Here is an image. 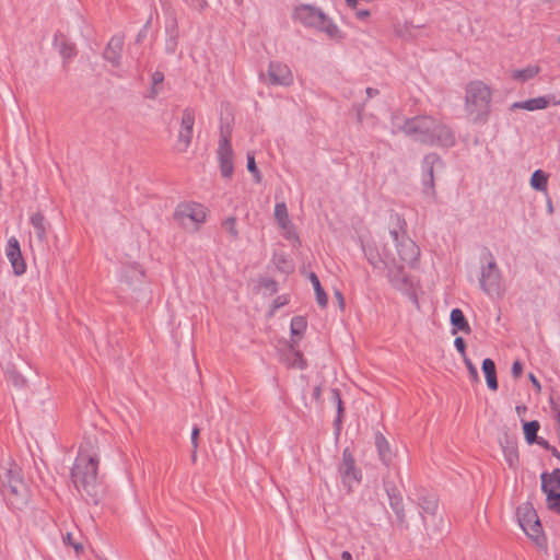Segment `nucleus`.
Listing matches in <instances>:
<instances>
[{
	"label": "nucleus",
	"mask_w": 560,
	"mask_h": 560,
	"mask_svg": "<svg viewBox=\"0 0 560 560\" xmlns=\"http://www.w3.org/2000/svg\"><path fill=\"white\" fill-rule=\"evenodd\" d=\"M222 226L231 235L232 238L238 237V230L236 228V219L234 217H228L223 222Z\"/></svg>",
	"instance_id": "41"
},
{
	"label": "nucleus",
	"mask_w": 560,
	"mask_h": 560,
	"mask_svg": "<svg viewBox=\"0 0 560 560\" xmlns=\"http://www.w3.org/2000/svg\"><path fill=\"white\" fill-rule=\"evenodd\" d=\"M443 166V161L438 153H428L421 162L422 192L429 198H436L434 171Z\"/></svg>",
	"instance_id": "8"
},
{
	"label": "nucleus",
	"mask_w": 560,
	"mask_h": 560,
	"mask_svg": "<svg viewBox=\"0 0 560 560\" xmlns=\"http://www.w3.org/2000/svg\"><path fill=\"white\" fill-rule=\"evenodd\" d=\"M294 78L290 67L280 61H270L267 69V83L270 85L290 86Z\"/></svg>",
	"instance_id": "14"
},
{
	"label": "nucleus",
	"mask_w": 560,
	"mask_h": 560,
	"mask_svg": "<svg viewBox=\"0 0 560 560\" xmlns=\"http://www.w3.org/2000/svg\"><path fill=\"white\" fill-rule=\"evenodd\" d=\"M535 443H537L539 446L547 451H550V448H552V445H550L549 442L542 438H538L537 441H535Z\"/></svg>",
	"instance_id": "53"
},
{
	"label": "nucleus",
	"mask_w": 560,
	"mask_h": 560,
	"mask_svg": "<svg viewBox=\"0 0 560 560\" xmlns=\"http://www.w3.org/2000/svg\"><path fill=\"white\" fill-rule=\"evenodd\" d=\"M417 504L420 508V516L425 525L427 515H434L438 510V499L434 494L422 491L418 494Z\"/></svg>",
	"instance_id": "21"
},
{
	"label": "nucleus",
	"mask_w": 560,
	"mask_h": 560,
	"mask_svg": "<svg viewBox=\"0 0 560 560\" xmlns=\"http://www.w3.org/2000/svg\"><path fill=\"white\" fill-rule=\"evenodd\" d=\"M518 523L530 537H537L541 532L540 521L534 508L526 503L517 509Z\"/></svg>",
	"instance_id": "13"
},
{
	"label": "nucleus",
	"mask_w": 560,
	"mask_h": 560,
	"mask_svg": "<svg viewBox=\"0 0 560 560\" xmlns=\"http://www.w3.org/2000/svg\"><path fill=\"white\" fill-rule=\"evenodd\" d=\"M331 399L336 404V407H337V417L334 421V427L338 434L341 430V422H342V416H343V406H342V400H341V395H340L339 389H337V388L331 389Z\"/></svg>",
	"instance_id": "34"
},
{
	"label": "nucleus",
	"mask_w": 560,
	"mask_h": 560,
	"mask_svg": "<svg viewBox=\"0 0 560 560\" xmlns=\"http://www.w3.org/2000/svg\"><path fill=\"white\" fill-rule=\"evenodd\" d=\"M322 389L320 386H316L313 390V397L318 400L320 398Z\"/></svg>",
	"instance_id": "58"
},
{
	"label": "nucleus",
	"mask_w": 560,
	"mask_h": 560,
	"mask_svg": "<svg viewBox=\"0 0 560 560\" xmlns=\"http://www.w3.org/2000/svg\"><path fill=\"white\" fill-rule=\"evenodd\" d=\"M347 5L350 8H355L358 0H346Z\"/></svg>",
	"instance_id": "61"
},
{
	"label": "nucleus",
	"mask_w": 560,
	"mask_h": 560,
	"mask_svg": "<svg viewBox=\"0 0 560 560\" xmlns=\"http://www.w3.org/2000/svg\"><path fill=\"white\" fill-rule=\"evenodd\" d=\"M31 224L34 228L35 235L40 243H45L47 240L48 223L40 212H35L30 218Z\"/></svg>",
	"instance_id": "28"
},
{
	"label": "nucleus",
	"mask_w": 560,
	"mask_h": 560,
	"mask_svg": "<svg viewBox=\"0 0 560 560\" xmlns=\"http://www.w3.org/2000/svg\"><path fill=\"white\" fill-rule=\"evenodd\" d=\"M247 170L254 176L255 183L261 182V178H262L261 173L258 170L256 162H255V156L252 153L247 154Z\"/></svg>",
	"instance_id": "40"
},
{
	"label": "nucleus",
	"mask_w": 560,
	"mask_h": 560,
	"mask_svg": "<svg viewBox=\"0 0 560 560\" xmlns=\"http://www.w3.org/2000/svg\"><path fill=\"white\" fill-rule=\"evenodd\" d=\"M463 359H464V362H465L472 380L478 381V371H477L476 366L472 364L470 359H468L467 357H465Z\"/></svg>",
	"instance_id": "48"
},
{
	"label": "nucleus",
	"mask_w": 560,
	"mask_h": 560,
	"mask_svg": "<svg viewBox=\"0 0 560 560\" xmlns=\"http://www.w3.org/2000/svg\"><path fill=\"white\" fill-rule=\"evenodd\" d=\"M399 230H390L389 234L396 247L397 255L401 261L409 267H415L420 257L419 246L408 236L405 220H399Z\"/></svg>",
	"instance_id": "7"
},
{
	"label": "nucleus",
	"mask_w": 560,
	"mask_h": 560,
	"mask_svg": "<svg viewBox=\"0 0 560 560\" xmlns=\"http://www.w3.org/2000/svg\"><path fill=\"white\" fill-rule=\"evenodd\" d=\"M532 384L537 388V389H540V383L538 382V380L536 378V376L533 374V373H529L528 375Z\"/></svg>",
	"instance_id": "56"
},
{
	"label": "nucleus",
	"mask_w": 560,
	"mask_h": 560,
	"mask_svg": "<svg viewBox=\"0 0 560 560\" xmlns=\"http://www.w3.org/2000/svg\"><path fill=\"white\" fill-rule=\"evenodd\" d=\"M548 487L560 489V468H555L550 474L547 472Z\"/></svg>",
	"instance_id": "43"
},
{
	"label": "nucleus",
	"mask_w": 560,
	"mask_h": 560,
	"mask_svg": "<svg viewBox=\"0 0 560 560\" xmlns=\"http://www.w3.org/2000/svg\"><path fill=\"white\" fill-rule=\"evenodd\" d=\"M556 422H557V434H558V442L560 445V410L556 413Z\"/></svg>",
	"instance_id": "54"
},
{
	"label": "nucleus",
	"mask_w": 560,
	"mask_h": 560,
	"mask_svg": "<svg viewBox=\"0 0 560 560\" xmlns=\"http://www.w3.org/2000/svg\"><path fill=\"white\" fill-rule=\"evenodd\" d=\"M292 19L305 27L315 28L332 39H342L343 34L338 25L318 7L313 4L295 5Z\"/></svg>",
	"instance_id": "5"
},
{
	"label": "nucleus",
	"mask_w": 560,
	"mask_h": 560,
	"mask_svg": "<svg viewBox=\"0 0 560 560\" xmlns=\"http://www.w3.org/2000/svg\"><path fill=\"white\" fill-rule=\"evenodd\" d=\"M338 471L340 474L342 483L349 489L353 483H360L362 480V471L357 467L354 457L349 448L342 452V462L339 465Z\"/></svg>",
	"instance_id": "11"
},
{
	"label": "nucleus",
	"mask_w": 560,
	"mask_h": 560,
	"mask_svg": "<svg viewBox=\"0 0 560 560\" xmlns=\"http://www.w3.org/2000/svg\"><path fill=\"white\" fill-rule=\"evenodd\" d=\"M98 462L96 454H89L81 446L71 469V480L75 489L95 504L98 502L101 491L97 477Z\"/></svg>",
	"instance_id": "2"
},
{
	"label": "nucleus",
	"mask_w": 560,
	"mask_h": 560,
	"mask_svg": "<svg viewBox=\"0 0 560 560\" xmlns=\"http://www.w3.org/2000/svg\"><path fill=\"white\" fill-rule=\"evenodd\" d=\"M363 254L373 268H383L387 266L385 258L378 253L377 248L371 243H361Z\"/></svg>",
	"instance_id": "27"
},
{
	"label": "nucleus",
	"mask_w": 560,
	"mask_h": 560,
	"mask_svg": "<svg viewBox=\"0 0 560 560\" xmlns=\"http://www.w3.org/2000/svg\"><path fill=\"white\" fill-rule=\"evenodd\" d=\"M331 399L336 404V407H337V417L334 421V427L338 434L341 430V422H342V416H343V406H342V400H341V395H340L339 389H337V388L331 389Z\"/></svg>",
	"instance_id": "33"
},
{
	"label": "nucleus",
	"mask_w": 560,
	"mask_h": 560,
	"mask_svg": "<svg viewBox=\"0 0 560 560\" xmlns=\"http://www.w3.org/2000/svg\"><path fill=\"white\" fill-rule=\"evenodd\" d=\"M525 440L528 444L535 443L537 441V432L539 430V422L536 420L528 421L524 423L523 427Z\"/></svg>",
	"instance_id": "38"
},
{
	"label": "nucleus",
	"mask_w": 560,
	"mask_h": 560,
	"mask_svg": "<svg viewBox=\"0 0 560 560\" xmlns=\"http://www.w3.org/2000/svg\"><path fill=\"white\" fill-rule=\"evenodd\" d=\"M482 372L486 377L487 386L491 390L498 389V378L494 361L490 358H486L481 364Z\"/></svg>",
	"instance_id": "29"
},
{
	"label": "nucleus",
	"mask_w": 560,
	"mask_h": 560,
	"mask_svg": "<svg viewBox=\"0 0 560 560\" xmlns=\"http://www.w3.org/2000/svg\"><path fill=\"white\" fill-rule=\"evenodd\" d=\"M375 447L380 460L385 467L390 468L393 466L394 453L387 439L381 432L375 433Z\"/></svg>",
	"instance_id": "22"
},
{
	"label": "nucleus",
	"mask_w": 560,
	"mask_h": 560,
	"mask_svg": "<svg viewBox=\"0 0 560 560\" xmlns=\"http://www.w3.org/2000/svg\"><path fill=\"white\" fill-rule=\"evenodd\" d=\"M483 259L486 264L481 265L480 268V289L490 298L500 296L503 281L502 271L490 250H486Z\"/></svg>",
	"instance_id": "6"
},
{
	"label": "nucleus",
	"mask_w": 560,
	"mask_h": 560,
	"mask_svg": "<svg viewBox=\"0 0 560 560\" xmlns=\"http://www.w3.org/2000/svg\"><path fill=\"white\" fill-rule=\"evenodd\" d=\"M548 209H549L550 212H552V205H551L550 200H548Z\"/></svg>",
	"instance_id": "62"
},
{
	"label": "nucleus",
	"mask_w": 560,
	"mask_h": 560,
	"mask_svg": "<svg viewBox=\"0 0 560 560\" xmlns=\"http://www.w3.org/2000/svg\"><path fill=\"white\" fill-rule=\"evenodd\" d=\"M124 47V36L122 35H115L113 36L104 52V58L110 62L114 67L120 66V59H121V51Z\"/></svg>",
	"instance_id": "20"
},
{
	"label": "nucleus",
	"mask_w": 560,
	"mask_h": 560,
	"mask_svg": "<svg viewBox=\"0 0 560 560\" xmlns=\"http://www.w3.org/2000/svg\"><path fill=\"white\" fill-rule=\"evenodd\" d=\"M200 430L197 425H195L191 430V445H192V453H191V459L192 462H196L197 459V450H198V436H199Z\"/></svg>",
	"instance_id": "44"
},
{
	"label": "nucleus",
	"mask_w": 560,
	"mask_h": 560,
	"mask_svg": "<svg viewBox=\"0 0 560 560\" xmlns=\"http://www.w3.org/2000/svg\"><path fill=\"white\" fill-rule=\"evenodd\" d=\"M177 47V39L176 36H170V38L166 40L165 49L168 54H174Z\"/></svg>",
	"instance_id": "49"
},
{
	"label": "nucleus",
	"mask_w": 560,
	"mask_h": 560,
	"mask_svg": "<svg viewBox=\"0 0 560 560\" xmlns=\"http://www.w3.org/2000/svg\"><path fill=\"white\" fill-rule=\"evenodd\" d=\"M401 130L415 141L429 147L451 148L456 143L452 128L442 119L430 115L408 118L401 126Z\"/></svg>",
	"instance_id": "1"
},
{
	"label": "nucleus",
	"mask_w": 560,
	"mask_h": 560,
	"mask_svg": "<svg viewBox=\"0 0 560 560\" xmlns=\"http://www.w3.org/2000/svg\"><path fill=\"white\" fill-rule=\"evenodd\" d=\"M533 189L546 192L548 187V175L542 170H536L530 177Z\"/></svg>",
	"instance_id": "36"
},
{
	"label": "nucleus",
	"mask_w": 560,
	"mask_h": 560,
	"mask_svg": "<svg viewBox=\"0 0 560 560\" xmlns=\"http://www.w3.org/2000/svg\"><path fill=\"white\" fill-rule=\"evenodd\" d=\"M163 81H164V73L163 72L155 71V72L152 73V84H153V86H156V85L161 84ZM151 94H152V96H155L158 94V91L155 90V88H152Z\"/></svg>",
	"instance_id": "46"
},
{
	"label": "nucleus",
	"mask_w": 560,
	"mask_h": 560,
	"mask_svg": "<svg viewBox=\"0 0 560 560\" xmlns=\"http://www.w3.org/2000/svg\"><path fill=\"white\" fill-rule=\"evenodd\" d=\"M450 322H451L453 335H456L457 331L470 334L471 328L460 308H453L451 311Z\"/></svg>",
	"instance_id": "26"
},
{
	"label": "nucleus",
	"mask_w": 560,
	"mask_h": 560,
	"mask_svg": "<svg viewBox=\"0 0 560 560\" xmlns=\"http://www.w3.org/2000/svg\"><path fill=\"white\" fill-rule=\"evenodd\" d=\"M195 125V110L186 107L182 114L180 127L177 138V150L185 152L191 143Z\"/></svg>",
	"instance_id": "15"
},
{
	"label": "nucleus",
	"mask_w": 560,
	"mask_h": 560,
	"mask_svg": "<svg viewBox=\"0 0 560 560\" xmlns=\"http://www.w3.org/2000/svg\"><path fill=\"white\" fill-rule=\"evenodd\" d=\"M220 173L223 178H231L234 172L233 149L230 137L221 132L217 150Z\"/></svg>",
	"instance_id": "12"
},
{
	"label": "nucleus",
	"mask_w": 560,
	"mask_h": 560,
	"mask_svg": "<svg viewBox=\"0 0 560 560\" xmlns=\"http://www.w3.org/2000/svg\"><path fill=\"white\" fill-rule=\"evenodd\" d=\"M383 486L388 498L389 506L395 513L398 526L404 529L407 528L408 524L406 521V512L400 490L393 481H389L387 479L383 480Z\"/></svg>",
	"instance_id": "10"
},
{
	"label": "nucleus",
	"mask_w": 560,
	"mask_h": 560,
	"mask_svg": "<svg viewBox=\"0 0 560 560\" xmlns=\"http://www.w3.org/2000/svg\"><path fill=\"white\" fill-rule=\"evenodd\" d=\"M504 459L510 468H516L520 462L517 445L514 441H506L503 445Z\"/></svg>",
	"instance_id": "30"
},
{
	"label": "nucleus",
	"mask_w": 560,
	"mask_h": 560,
	"mask_svg": "<svg viewBox=\"0 0 560 560\" xmlns=\"http://www.w3.org/2000/svg\"><path fill=\"white\" fill-rule=\"evenodd\" d=\"M454 346H455L456 350L460 353V355L463 358L467 357L466 355V343H465V341H464V339L462 337H456L455 338Z\"/></svg>",
	"instance_id": "47"
},
{
	"label": "nucleus",
	"mask_w": 560,
	"mask_h": 560,
	"mask_svg": "<svg viewBox=\"0 0 560 560\" xmlns=\"http://www.w3.org/2000/svg\"><path fill=\"white\" fill-rule=\"evenodd\" d=\"M366 94H368V97H374L378 94V91L376 89H373V88H366L365 90Z\"/></svg>",
	"instance_id": "57"
},
{
	"label": "nucleus",
	"mask_w": 560,
	"mask_h": 560,
	"mask_svg": "<svg viewBox=\"0 0 560 560\" xmlns=\"http://www.w3.org/2000/svg\"><path fill=\"white\" fill-rule=\"evenodd\" d=\"M275 218L279 226L284 231V237L291 242H300L295 232L294 225L291 222L288 213V208L284 202H278L275 206Z\"/></svg>",
	"instance_id": "18"
},
{
	"label": "nucleus",
	"mask_w": 560,
	"mask_h": 560,
	"mask_svg": "<svg viewBox=\"0 0 560 560\" xmlns=\"http://www.w3.org/2000/svg\"><path fill=\"white\" fill-rule=\"evenodd\" d=\"M207 218V209L197 202H186L177 206L174 212V219L180 224L186 225L189 220L196 228L203 223Z\"/></svg>",
	"instance_id": "9"
},
{
	"label": "nucleus",
	"mask_w": 560,
	"mask_h": 560,
	"mask_svg": "<svg viewBox=\"0 0 560 560\" xmlns=\"http://www.w3.org/2000/svg\"><path fill=\"white\" fill-rule=\"evenodd\" d=\"M142 39L141 34H138V40Z\"/></svg>",
	"instance_id": "64"
},
{
	"label": "nucleus",
	"mask_w": 560,
	"mask_h": 560,
	"mask_svg": "<svg viewBox=\"0 0 560 560\" xmlns=\"http://www.w3.org/2000/svg\"><path fill=\"white\" fill-rule=\"evenodd\" d=\"M512 375L515 377V378H518L521 375H522V372H523V364L521 361H514L513 364H512Z\"/></svg>",
	"instance_id": "50"
},
{
	"label": "nucleus",
	"mask_w": 560,
	"mask_h": 560,
	"mask_svg": "<svg viewBox=\"0 0 560 560\" xmlns=\"http://www.w3.org/2000/svg\"><path fill=\"white\" fill-rule=\"evenodd\" d=\"M341 560H353V557L349 551L345 550L341 552Z\"/></svg>",
	"instance_id": "59"
},
{
	"label": "nucleus",
	"mask_w": 560,
	"mask_h": 560,
	"mask_svg": "<svg viewBox=\"0 0 560 560\" xmlns=\"http://www.w3.org/2000/svg\"><path fill=\"white\" fill-rule=\"evenodd\" d=\"M143 278V269L136 262L121 269L120 280L129 285L142 282Z\"/></svg>",
	"instance_id": "25"
},
{
	"label": "nucleus",
	"mask_w": 560,
	"mask_h": 560,
	"mask_svg": "<svg viewBox=\"0 0 560 560\" xmlns=\"http://www.w3.org/2000/svg\"><path fill=\"white\" fill-rule=\"evenodd\" d=\"M540 72V68L536 65L527 66L523 69L512 71V78L520 82H526L535 78Z\"/></svg>",
	"instance_id": "31"
},
{
	"label": "nucleus",
	"mask_w": 560,
	"mask_h": 560,
	"mask_svg": "<svg viewBox=\"0 0 560 560\" xmlns=\"http://www.w3.org/2000/svg\"><path fill=\"white\" fill-rule=\"evenodd\" d=\"M335 296H336L337 301L339 302L340 308H343L345 300H343L342 293L340 291H336Z\"/></svg>",
	"instance_id": "55"
},
{
	"label": "nucleus",
	"mask_w": 560,
	"mask_h": 560,
	"mask_svg": "<svg viewBox=\"0 0 560 560\" xmlns=\"http://www.w3.org/2000/svg\"><path fill=\"white\" fill-rule=\"evenodd\" d=\"M308 278L314 288L317 304L325 308L328 304V296L325 290L322 288L318 277L314 272H311Z\"/></svg>",
	"instance_id": "32"
},
{
	"label": "nucleus",
	"mask_w": 560,
	"mask_h": 560,
	"mask_svg": "<svg viewBox=\"0 0 560 560\" xmlns=\"http://www.w3.org/2000/svg\"><path fill=\"white\" fill-rule=\"evenodd\" d=\"M142 39L141 34H138V40Z\"/></svg>",
	"instance_id": "63"
},
{
	"label": "nucleus",
	"mask_w": 560,
	"mask_h": 560,
	"mask_svg": "<svg viewBox=\"0 0 560 560\" xmlns=\"http://www.w3.org/2000/svg\"><path fill=\"white\" fill-rule=\"evenodd\" d=\"M307 327V322L305 317L303 316H294L291 319L290 323V331L292 336H296L298 338H301Z\"/></svg>",
	"instance_id": "37"
},
{
	"label": "nucleus",
	"mask_w": 560,
	"mask_h": 560,
	"mask_svg": "<svg viewBox=\"0 0 560 560\" xmlns=\"http://www.w3.org/2000/svg\"><path fill=\"white\" fill-rule=\"evenodd\" d=\"M190 7L196 9H203L207 7V0H184Z\"/></svg>",
	"instance_id": "51"
},
{
	"label": "nucleus",
	"mask_w": 560,
	"mask_h": 560,
	"mask_svg": "<svg viewBox=\"0 0 560 560\" xmlns=\"http://www.w3.org/2000/svg\"><path fill=\"white\" fill-rule=\"evenodd\" d=\"M549 105H560V97L558 98L555 94H546L526 101L515 102L512 104L511 108L534 112L538 109H545Z\"/></svg>",
	"instance_id": "17"
},
{
	"label": "nucleus",
	"mask_w": 560,
	"mask_h": 560,
	"mask_svg": "<svg viewBox=\"0 0 560 560\" xmlns=\"http://www.w3.org/2000/svg\"><path fill=\"white\" fill-rule=\"evenodd\" d=\"M550 452L553 457H556L557 459H560V452L555 446H552V448H550Z\"/></svg>",
	"instance_id": "60"
},
{
	"label": "nucleus",
	"mask_w": 560,
	"mask_h": 560,
	"mask_svg": "<svg viewBox=\"0 0 560 560\" xmlns=\"http://www.w3.org/2000/svg\"><path fill=\"white\" fill-rule=\"evenodd\" d=\"M63 542L66 545L71 546L77 552L81 551L83 549V546L81 542L77 541L71 533H68L66 536H63Z\"/></svg>",
	"instance_id": "45"
},
{
	"label": "nucleus",
	"mask_w": 560,
	"mask_h": 560,
	"mask_svg": "<svg viewBox=\"0 0 560 560\" xmlns=\"http://www.w3.org/2000/svg\"><path fill=\"white\" fill-rule=\"evenodd\" d=\"M540 479L541 491L546 494V502L548 509L560 516V492H558L556 489L551 487H548L547 472H542Z\"/></svg>",
	"instance_id": "23"
},
{
	"label": "nucleus",
	"mask_w": 560,
	"mask_h": 560,
	"mask_svg": "<svg viewBox=\"0 0 560 560\" xmlns=\"http://www.w3.org/2000/svg\"><path fill=\"white\" fill-rule=\"evenodd\" d=\"M1 494L12 510H23L31 500L28 485L22 477V471L16 465L4 469L0 476Z\"/></svg>",
	"instance_id": "3"
},
{
	"label": "nucleus",
	"mask_w": 560,
	"mask_h": 560,
	"mask_svg": "<svg viewBox=\"0 0 560 560\" xmlns=\"http://www.w3.org/2000/svg\"><path fill=\"white\" fill-rule=\"evenodd\" d=\"M290 299L288 295H279L277 296L272 304H271V307H270V311H269V317H272L275 315V313L277 312V310H279L280 307L287 305L289 303Z\"/></svg>",
	"instance_id": "42"
},
{
	"label": "nucleus",
	"mask_w": 560,
	"mask_h": 560,
	"mask_svg": "<svg viewBox=\"0 0 560 560\" xmlns=\"http://www.w3.org/2000/svg\"><path fill=\"white\" fill-rule=\"evenodd\" d=\"M387 267V278L393 288L396 290L406 292L411 288V282L409 280L408 275L405 272V269L401 265L393 264L390 267Z\"/></svg>",
	"instance_id": "19"
},
{
	"label": "nucleus",
	"mask_w": 560,
	"mask_h": 560,
	"mask_svg": "<svg viewBox=\"0 0 560 560\" xmlns=\"http://www.w3.org/2000/svg\"><path fill=\"white\" fill-rule=\"evenodd\" d=\"M7 376L9 381L18 388H23L26 386V378L19 373L14 368H8L7 369Z\"/></svg>",
	"instance_id": "39"
},
{
	"label": "nucleus",
	"mask_w": 560,
	"mask_h": 560,
	"mask_svg": "<svg viewBox=\"0 0 560 560\" xmlns=\"http://www.w3.org/2000/svg\"><path fill=\"white\" fill-rule=\"evenodd\" d=\"M331 399L336 404V407H337V417L334 421V427L338 434L341 430V422H342V416H343V406H342V400H341V395H340L339 389H337V388L331 389Z\"/></svg>",
	"instance_id": "35"
},
{
	"label": "nucleus",
	"mask_w": 560,
	"mask_h": 560,
	"mask_svg": "<svg viewBox=\"0 0 560 560\" xmlns=\"http://www.w3.org/2000/svg\"><path fill=\"white\" fill-rule=\"evenodd\" d=\"M54 46L65 60H70L77 55L75 45L69 42L62 33L55 34Z\"/></svg>",
	"instance_id": "24"
},
{
	"label": "nucleus",
	"mask_w": 560,
	"mask_h": 560,
	"mask_svg": "<svg viewBox=\"0 0 560 560\" xmlns=\"http://www.w3.org/2000/svg\"><path fill=\"white\" fill-rule=\"evenodd\" d=\"M5 256L11 264L13 273L22 276L26 271V262L23 258L20 243L15 236H11L5 246Z\"/></svg>",
	"instance_id": "16"
},
{
	"label": "nucleus",
	"mask_w": 560,
	"mask_h": 560,
	"mask_svg": "<svg viewBox=\"0 0 560 560\" xmlns=\"http://www.w3.org/2000/svg\"><path fill=\"white\" fill-rule=\"evenodd\" d=\"M370 14H371V13H370V11H369V10H358V11L355 12V18H357L358 20L363 21V20H366V19L370 16Z\"/></svg>",
	"instance_id": "52"
},
{
	"label": "nucleus",
	"mask_w": 560,
	"mask_h": 560,
	"mask_svg": "<svg viewBox=\"0 0 560 560\" xmlns=\"http://www.w3.org/2000/svg\"><path fill=\"white\" fill-rule=\"evenodd\" d=\"M492 93L482 81H471L465 89V108L474 124H486L491 108Z\"/></svg>",
	"instance_id": "4"
}]
</instances>
